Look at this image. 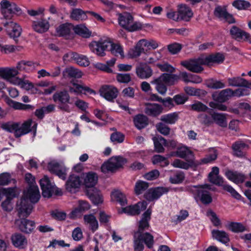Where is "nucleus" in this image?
<instances>
[{
    "mask_svg": "<svg viewBox=\"0 0 251 251\" xmlns=\"http://www.w3.org/2000/svg\"><path fill=\"white\" fill-rule=\"evenodd\" d=\"M153 141L155 151L159 153L163 152L165 151L163 146L165 147L167 140L162 136H159L153 137Z\"/></svg>",
    "mask_w": 251,
    "mask_h": 251,
    "instance_id": "nucleus-42",
    "label": "nucleus"
},
{
    "mask_svg": "<svg viewBox=\"0 0 251 251\" xmlns=\"http://www.w3.org/2000/svg\"><path fill=\"white\" fill-rule=\"evenodd\" d=\"M169 188L158 187L149 189L145 194L144 197L149 201H154L158 199L162 195L169 192Z\"/></svg>",
    "mask_w": 251,
    "mask_h": 251,
    "instance_id": "nucleus-11",
    "label": "nucleus"
},
{
    "mask_svg": "<svg viewBox=\"0 0 251 251\" xmlns=\"http://www.w3.org/2000/svg\"><path fill=\"white\" fill-rule=\"evenodd\" d=\"M151 82L156 84L155 88L160 94L164 95L166 93L167 90L166 84L163 80L159 79V77L154 79Z\"/></svg>",
    "mask_w": 251,
    "mask_h": 251,
    "instance_id": "nucleus-52",
    "label": "nucleus"
},
{
    "mask_svg": "<svg viewBox=\"0 0 251 251\" xmlns=\"http://www.w3.org/2000/svg\"><path fill=\"white\" fill-rule=\"evenodd\" d=\"M177 12L179 21H189L193 15L191 8L185 4L179 5Z\"/></svg>",
    "mask_w": 251,
    "mask_h": 251,
    "instance_id": "nucleus-23",
    "label": "nucleus"
},
{
    "mask_svg": "<svg viewBox=\"0 0 251 251\" xmlns=\"http://www.w3.org/2000/svg\"><path fill=\"white\" fill-rule=\"evenodd\" d=\"M72 30H74V25L69 23L61 24L56 28L58 36L65 37L70 35Z\"/></svg>",
    "mask_w": 251,
    "mask_h": 251,
    "instance_id": "nucleus-31",
    "label": "nucleus"
},
{
    "mask_svg": "<svg viewBox=\"0 0 251 251\" xmlns=\"http://www.w3.org/2000/svg\"><path fill=\"white\" fill-rule=\"evenodd\" d=\"M149 186V183L147 182L142 180L137 181L135 184L134 188L136 194L140 195L142 194L148 188Z\"/></svg>",
    "mask_w": 251,
    "mask_h": 251,
    "instance_id": "nucleus-55",
    "label": "nucleus"
},
{
    "mask_svg": "<svg viewBox=\"0 0 251 251\" xmlns=\"http://www.w3.org/2000/svg\"><path fill=\"white\" fill-rule=\"evenodd\" d=\"M162 107L157 103H147L145 104V113L150 116L157 117L162 113Z\"/></svg>",
    "mask_w": 251,
    "mask_h": 251,
    "instance_id": "nucleus-22",
    "label": "nucleus"
},
{
    "mask_svg": "<svg viewBox=\"0 0 251 251\" xmlns=\"http://www.w3.org/2000/svg\"><path fill=\"white\" fill-rule=\"evenodd\" d=\"M74 30L76 34L85 38H89L92 34L91 31L82 24L74 26Z\"/></svg>",
    "mask_w": 251,
    "mask_h": 251,
    "instance_id": "nucleus-39",
    "label": "nucleus"
},
{
    "mask_svg": "<svg viewBox=\"0 0 251 251\" xmlns=\"http://www.w3.org/2000/svg\"><path fill=\"white\" fill-rule=\"evenodd\" d=\"M126 162V160L122 156H113L101 165V171L104 173L114 172Z\"/></svg>",
    "mask_w": 251,
    "mask_h": 251,
    "instance_id": "nucleus-7",
    "label": "nucleus"
},
{
    "mask_svg": "<svg viewBox=\"0 0 251 251\" xmlns=\"http://www.w3.org/2000/svg\"><path fill=\"white\" fill-rule=\"evenodd\" d=\"M87 11L84 12L79 8L74 9L71 14V18L75 21H83L87 19Z\"/></svg>",
    "mask_w": 251,
    "mask_h": 251,
    "instance_id": "nucleus-45",
    "label": "nucleus"
},
{
    "mask_svg": "<svg viewBox=\"0 0 251 251\" xmlns=\"http://www.w3.org/2000/svg\"><path fill=\"white\" fill-rule=\"evenodd\" d=\"M213 123H216L219 126L225 127L227 124L226 120V114L216 112L212 113Z\"/></svg>",
    "mask_w": 251,
    "mask_h": 251,
    "instance_id": "nucleus-43",
    "label": "nucleus"
},
{
    "mask_svg": "<svg viewBox=\"0 0 251 251\" xmlns=\"http://www.w3.org/2000/svg\"><path fill=\"white\" fill-rule=\"evenodd\" d=\"M175 153L176 156L185 159L191 165H194L193 153L187 147L183 146L178 148Z\"/></svg>",
    "mask_w": 251,
    "mask_h": 251,
    "instance_id": "nucleus-20",
    "label": "nucleus"
},
{
    "mask_svg": "<svg viewBox=\"0 0 251 251\" xmlns=\"http://www.w3.org/2000/svg\"><path fill=\"white\" fill-rule=\"evenodd\" d=\"M32 203H36L40 198L39 188L36 185H31L28 188L26 192H25L24 197Z\"/></svg>",
    "mask_w": 251,
    "mask_h": 251,
    "instance_id": "nucleus-18",
    "label": "nucleus"
},
{
    "mask_svg": "<svg viewBox=\"0 0 251 251\" xmlns=\"http://www.w3.org/2000/svg\"><path fill=\"white\" fill-rule=\"evenodd\" d=\"M159 79L163 80L168 85H173L177 82L179 76L176 74L164 73L159 76Z\"/></svg>",
    "mask_w": 251,
    "mask_h": 251,
    "instance_id": "nucleus-36",
    "label": "nucleus"
},
{
    "mask_svg": "<svg viewBox=\"0 0 251 251\" xmlns=\"http://www.w3.org/2000/svg\"><path fill=\"white\" fill-rule=\"evenodd\" d=\"M152 162L153 164H160V165L164 167L169 164L166 158L160 155H155L152 157Z\"/></svg>",
    "mask_w": 251,
    "mask_h": 251,
    "instance_id": "nucleus-61",
    "label": "nucleus"
},
{
    "mask_svg": "<svg viewBox=\"0 0 251 251\" xmlns=\"http://www.w3.org/2000/svg\"><path fill=\"white\" fill-rule=\"evenodd\" d=\"M11 240L13 245L19 249L25 248L27 244V241L25 236L20 233H16L13 235Z\"/></svg>",
    "mask_w": 251,
    "mask_h": 251,
    "instance_id": "nucleus-30",
    "label": "nucleus"
},
{
    "mask_svg": "<svg viewBox=\"0 0 251 251\" xmlns=\"http://www.w3.org/2000/svg\"><path fill=\"white\" fill-rule=\"evenodd\" d=\"M4 25L9 36L16 41V38L19 37L21 34L22 28L20 26L12 21L4 23Z\"/></svg>",
    "mask_w": 251,
    "mask_h": 251,
    "instance_id": "nucleus-19",
    "label": "nucleus"
},
{
    "mask_svg": "<svg viewBox=\"0 0 251 251\" xmlns=\"http://www.w3.org/2000/svg\"><path fill=\"white\" fill-rule=\"evenodd\" d=\"M41 188L42 190V195L45 198H49L51 197L55 189L54 186L50 182L49 178L44 176L40 180Z\"/></svg>",
    "mask_w": 251,
    "mask_h": 251,
    "instance_id": "nucleus-14",
    "label": "nucleus"
},
{
    "mask_svg": "<svg viewBox=\"0 0 251 251\" xmlns=\"http://www.w3.org/2000/svg\"><path fill=\"white\" fill-rule=\"evenodd\" d=\"M187 190L192 193L195 198H199L201 202L204 204H208L212 201V198L209 190L211 189L209 184H204L200 186H190L187 188Z\"/></svg>",
    "mask_w": 251,
    "mask_h": 251,
    "instance_id": "nucleus-4",
    "label": "nucleus"
},
{
    "mask_svg": "<svg viewBox=\"0 0 251 251\" xmlns=\"http://www.w3.org/2000/svg\"><path fill=\"white\" fill-rule=\"evenodd\" d=\"M227 227L233 232H242L247 230L246 226L241 223L230 222L227 225Z\"/></svg>",
    "mask_w": 251,
    "mask_h": 251,
    "instance_id": "nucleus-49",
    "label": "nucleus"
},
{
    "mask_svg": "<svg viewBox=\"0 0 251 251\" xmlns=\"http://www.w3.org/2000/svg\"><path fill=\"white\" fill-rule=\"evenodd\" d=\"M1 13L6 19H10L13 14L21 13V9L15 3L8 0H2L0 2Z\"/></svg>",
    "mask_w": 251,
    "mask_h": 251,
    "instance_id": "nucleus-6",
    "label": "nucleus"
},
{
    "mask_svg": "<svg viewBox=\"0 0 251 251\" xmlns=\"http://www.w3.org/2000/svg\"><path fill=\"white\" fill-rule=\"evenodd\" d=\"M73 85L75 88L71 87H69V91L70 92L81 93L83 92H87L90 94H92L95 92L94 90L90 89L89 87L85 85L78 84L75 83H73Z\"/></svg>",
    "mask_w": 251,
    "mask_h": 251,
    "instance_id": "nucleus-48",
    "label": "nucleus"
},
{
    "mask_svg": "<svg viewBox=\"0 0 251 251\" xmlns=\"http://www.w3.org/2000/svg\"><path fill=\"white\" fill-rule=\"evenodd\" d=\"M139 236L148 248H152L154 244L153 236L149 232H139Z\"/></svg>",
    "mask_w": 251,
    "mask_h": 251,
    "instance_id": "nucleus-47",
    "label": "nucleus"
},
{
    "mask_svg": "<svg viewBox=\"0 0 251 251\" xmlns=\"http://www.w3.org/2000/svg\"><path fill=\"white\" fill-rule=\"evenodd\" d=\"M157 56L156 52L152 53L146 54L143 56L142 58L145 61L146 64H153L159 59V57Z\"/></svg>",
    "mask_w": 251,
    "mask_h": 251,
    "instance_id": "nucleus-63",
    "label": "nucleus"
},
{
    "mask_svg": "<svg viewBox=\"0 0 251 251\" xmlns=\"http://www.w3.org/2000/svg\"><path fill=\"white\" fill-rule=\"evenodd\" d=\"M78 204V207L70 213V217L71 218L77 217L79 216L82 212L88 210L90 207L89 204L84 201H79Z\"/></svg>",
    "mask_w": 251,
    "mask_h": 251,
    "instance_id": "nucleus-33",
    "label": "nucleus"
},
{
    "mask_svg": "<svg viewBox=\"0 0 251 251\" xmlns=\"http://www.w3.org/2000/svg\"><path fill=\"white\" fill-rule=\"evenodd\" d=\"M151 209L148 208L142 215V218L139 222L138 230L137 232H143L148 229L150 226L149 221L151 220Z\"/></svg>",
    "mask_w": 251,
    "mask_h": 251,
    "instance_id": "nucleus-26",
    "label": "nucleus"
},
{
    "mask_svg": "<svg viewBox=\"0 0 251 251\" xmlns=\"http://www.w3.org/2000/svg\"><path fill=\"white\" fill-rule=\"evenodd\" d=\"M232 5L238 10H245L251 6V3L245 0H236L232 2Z\"/></svg>",
    "mask_w": 251,
    "mask_h": 251,
    "instance_id": "nucleus-59",
    "label": "nucleus"
},
{
    "mask_svg": "<svg viewBox=\"0 0 251 251\" xmlns=\"http://www.w3.org/2000/svg\"><path fill=\"white\" fill-rule=\"evenodd\" d=\"M14 85H19L21 88L27 90L32 89L37 90L36 88H34L33 84L31 82H29L28 80H25L21 78L15 80Z\"/></svg>",
    "mask_w": 251,
    "mask_h": 251,
    "instance_id": "nucleus-50",
    "label": "nucleus"
},
{
    "mask_svg": "<svg viewBox=\"0 0 251 251\" xmlns=\"http://www.w3.org/2000/svg\"><path fill=\"white\" fill-rule=\"evenodd\" d=\"M172 165L176 168L187 170L193 165H191V163L188 162L187 163L180 159H176L172 162Z\"/></svg>",
    "mask_w": 251,
    "mask_h": 251,
    "instance_id": "nucleus-64",
    "label": "nucleus"
},
{
    "mask_svg": "<svg viewBox=\"0 0 251 251\" xmlns=\"http://www.w3.org/2000/svg\"><path fill=\"white\" fill-rule=\"evenodd\" d=\"M181 65L188 71L195 73H200L203 70L202 65H205L204 57H200L197 58L184 60L180 62Z\"/></svg>",
    "mask_w": 251,
    "mask_h": 251,
    "instance_id": "nucleus-8",
    "label": "nucleus"
},
{
    "mask_svg": "<svg viewBox=\"0 0 251 251\" xmlns=\"http://www.w3.org/2000/svg\"><path fill=\"white\" fill-rule=\"evenodd\" d=\"M232 97V90L230 88H227L221 91L219 93H215L212 94L214 100L220 102H224Z\"/></svg>",
    "mask_w": 251,
    "mask_h": 251,
    "instance_id": "nucleus-24",
    "label": "nucleus"
},
{
    "mask_svg": "<svg viewBox=\"0 0 251 251\" xmlns=\"http://www.w3.org/2000/svg\"><path fill=\"white\" fill-rule=\"evenodd\" d=\"M111 42L107 40L100 39L98 41H93L89 44L91 50L100 56L105 55V51L109 50Z\"/></svg>",
    "mask_w": 251,
    "mask_h": 251,
    "instance_id": "nucleus-9",
    "label": "nucleus"
},
{
    "mask_svg": "<svg viewBox=\"0 0 251 251\" xmlns=\"http://www.w3.org/2000/svg\"><path fill=\"white\" fill-rule=\"evenodd\" d=\"M156 66L162 72H166L172 74L176 71V68L167 62L157 63Z\"/></svg>",
    "mask_w": 251,
    "mask_h": 251,
    "instance_id": "nucleus-62",
    "label": "nucleus"
},
{
    "mask_svg": "<svg viewBox=\"0 0 251 251\" xmlns=\"http://www.w3.org/2000/svg\"><path fill=\"white\" fill-rule=\"evenodd\" d=\"M100 95L108 101H112L118 95L117 89L112 85L102 86L100 90Z\"/></svg>",
    "mask_w": 251,
    "mask_h": 251,
    "instance_id": "nucleus-16",
    "label": "nucleus"
},
{
    "mask_svg": "<svg viewBox=\"0 0 251 251\" xmlns=\"http://www.w3.org/2000/svg\"><path fill=\"white\" fill-rule=\"evenodd\" d=\"M118 22L119 25L128 31L132 32L141 28L142 25L139 23H133V17L128 12L119 13Z\"/></svg>",
    "mask_w": 251,
    "mask_h": 251,
    "instance_id": "nucleus-5",
    "label": "nucleus"
},
{
    "mask_svg": "<svg viewBox=\"0 0 251 251\" xmlns=\"http://www.w3.org/2000/svg\"><path fill=\"white\" fill-rule=\"evenodd\" d=\"M211 233L213 238L223 243H226L229 241L228 234L224 231L213 230Z\"/></svg>",
    "mask_w": 251,
    "mask_h": 251,
    "instance_id": "nucleus-40",
    "label": "nucleus"
},
{
    "mask_svg": "<svg viewBox=\"0 0 251 251\" xmlns=\"http://www.w3.org/2000/svg\"><path fill=\"white\" fill-rule=\"evenodd\" d=\"M20 230L26 233L31 232L35 228V223L25 218H21L16 221Z\"/></svg>",
    "mask_w": 251,
    "mask_h": 251,
    "instance_id": "nucleus-21",
    "label": "nucleus"
},
{
    "mask_svg": "<svg viewBox=\"0 0 251 251\" xmlns=\"http://www.w3.org/2000/svg\"><path fill=\"white\" fill-rule=\"evenodd\" d=\"M219 169L217 167H214L212 171L208 175V178L211 183L223 187L224 190L230 193L231 196L237 200H240L241 196L231 186L224 184V179L219 176Z\"/></svg>",
    "mask_w": 251,
    "mask_h": 251,
    "instance_id": "nucleus-3",
    "label": "nucleus"
},
{
    "mask_svg": "<svg viewBox=\"0 0 251 251\" xmlns=\"http://www.w3.org/2000/svg\"><path fill=\"white\" fill-rule=\"evenodd\" d=\"M2 194L5 195L6 199L11 200L17 196V188L16 186L8 188H2Z\"/></svg>",
    "mask_w": 251,
    "mask_h": 251,
    "instance_id": "nucleus-56",
    "label": "nucleus"
},
{
    "mask_svg": "<svg viewBox=\"0 0 251 251\" xmlns=\"http://www.w3.org/2000/svg\"><path fill=\"white\" fill-rule=\"evenodd\" d=\"M84 221L85 224L89 225L90 228L93 232L95 231L98 228V221L93 215H84Z\"/></svg>",
    "mask_w": 251,
    "mask_h": 251,
    "instance_id": "nucleus-41",
    "label": "nucleus"
},
{
    "mask_svg": "<svg viewBox=\"0 0 251 251\" xmlns=\"http://www.w3.org/2000/svg\"><path fill=\"white\" fill-rule=\"evenodd\" d=\"M32 27L34 31L42 33L46 32L50 27L48 21L45 19H40L37 21H33Z\"/></svg>",
    "mask_w": 251,
    "mask_h": 251,
    "instance_id": "nucleus-29",
    "label": "nucleus"
},
{
    "mask_svg": "<svg viewBox=\"0 0 251 251\" xmlns=\"http://www.w3.org/2000/svg\"><path fill=\"white\" fill-rule=\"evenodd\" d=\"M12 182L15 183L16 181L11 177L9 173H3L0 174V185H7Z\"/></svg>",
    "mask_w": 251,
    "mask_h": 251,
    "instance_id": "nucleus-54",
    "label": "nucleus"
},
{
    "mask_svg": "<svg viewBox=\"0 0 251 251\" xmlns=\"http://www.w3.org/2000/svg\"><path fill=\"white\" fill-rule=\"evenodd\" d=\"M225 175L229 180L236 184L242 183L246 179V176L243 174L236 171L227 170L226 172Z\"/></svg>",
    "mask_w": 251,
    "mask_h": 251,
    "instance_id": "nucleus-28",
    "label": "nucleus"
},
{
    "mask_svg": "<svg viewBox=\"0 0 251 251\" xmlns=\"http://www.w3.org/2000/svg\"><path fill=\"white\" fill-rule=\"evenodd\" d=\"M178 117V114L174 112L162 115L160 118V120L166 124H174L177 120Z\"/></svg>",
    "mask_w": 251,
    "mask_h": 251,
    "instance_id": "nucleus-53",
    "label": "nucleus"
},
{
    "mask_svg": "<svg viewBox=\"0 0 251 251\" xmlns=\"http://www.w3.org/2000/svg\"><path fill=\"white\" fill-rule=\"evenodd\" d=\"M228 86L232 87H242L249 88L251 87V82L240 77L235 76L227 79Z\"/></svg>",
    "mask_w": 251,
    "mask_h": 251,
    "instance_id": "nucleus-25",
    "label": "nucleus"
},
{
    "mask_svg": "<svg viewBox=\"0 0 251 251\" xmlns=\"http://www.w3.org/2000/svg\"><path fill=\"white\" fill-rule=\"evenodd\" d=\"M112 198L122 206L127 204V200L126 196L119 191H115L112 192Z\"/></svg>",
    "mask_w": 251,
    "mask_h": 251,
    "instance_id": "nucleus-51",
    "label": "nucleus"
},
{
    "mask_svg": "<svg viewBox=\"0 0 251 251\" xmlns=\"http://www.w3.org/2000/svg\"><path fill=\"white\" fill-rule=\"evenodd\" d=\"M111 46L109 47L111 53L115 56L120 55L122 57L124 56V51L122 47L118 44H114L111 42Z\"/></svg>",
    "mask_w": 251,
    "mask_h": 251,
    "instance_id": "nucleus-60",
    "label": "nucleus"
},
{
    "mask_svg": "<svg viewBox=\"0 0 251 251\" xmlns=\"http://www.w3.org/2000/svg\"><path fill=\"white\" fill-rule=\"evenodd\" d=\"M52 100L57 104V107L62 112L70 113V105L73 104L69 92L65 89L57 91L52 96Z\"/></svg>",
    "mask_w": 251,
    "mask_h": 251,
    "instance_id": "nucleus-2",
    "label": "nucleus"
},
{
    "mask_svg": "<svg viewBox=\"0 0 251 251\" xmlns=\"http://www.w3.org/2000/svg\"><path fill=\"white\" fill-rule=\"evenodd\" d=\"M147 206V203L146 201L139 202L136 204L123 208L122 212L127 213L130 215H138L141 211L146 209Z\"/></svg>",
    "mask_w": 251,
    "mask_h": 251,
    "instance_id": "nucleus-15",
    "label": "nucleus"
},
{
    "mask_svg": "<svg viewBox=\"0 0 251 251\" xmlns=\"http://www.w3.org/2000/svg\"><path fill=\"white\" fill-rule=\"evenodd\" d=\"M138 234L139 232H135L134 235V248L135 251H142L144 248L143 241Z\"/></svg>",
    "mask_w": 251,
    "mask_h": 251,
    "instance_id": "nucleus-57",
    "label": "nucleus"
},
{
    "mask_svg": "<svg viewBox=\"0 0 251 251\" xmlns=\"http://www.w3.org/2000/svg\"><path fill=\"white\" fill-rule=\"evenodd\" d=\"M81 183L80 178L76 175H71L66 182V189L69 192H72L74 189L78 188Z\"/></svg>",
    "mask_w": 251,
    "mask_h": 251,
    "instance_id": "nucleus-34",
    "label": "nucleus"
},
{
    "mask_svg": "<svg viewBox=\"0 0 251 251\" xmlns=\"http://www.w3.org/2000/svg\"><path fill=\"white\" fill-rule=\"evenodd\" d=\"M0 127L4 130L10 133H14L15 137L19 138L31 131H33V136H35L37 131V123L36 122H33L31 119H28L22 124L21 122L13 121L4 123L1 125Z\"/></svg>",
    "mask_w": 251,
    "mask_h": 251,
    "instance_id": "nucleus-1",
    "label": "nucleus"
},
{
    "mask_svg": "<svg viewBox=\"0 0 251 251\" xmlns=\"http://www.w3.org/2000/svg\"><path fill=\"white\" fill-rule=\"evenodd\" d=\"M63 75L64 77L80 78L82 75V73L79 70L72 67L65 69L63 72Z\"/></svg>",
    "mask_w": 251,
    "mask_h": 251,
    "instance_id": "nucleus-44",
    "label": "nucleus"
},
{
    "mask_svg": "<svg viewBox=\"0 0 251 251\" xmlns=\"http://www.w3.org/2000/svg\"><path fill=\"white\" fill-rule=\"evenodd\" d=\"M33 205L25 198L17 203L18 215L20 218L27 217L31 213Z\"/></svg>",
    "mask_w": 251,
    "mask_h": 251,
    "instance_id": "nucleus-10",
    "label": "nucleus"
},
{
    "mask_svg": "<svg viewBox=\"0 0 251 251\" xmlns=\"http://www.w3.org/2000/svg\"><path fill=\"white\" fill-rule=\"evenodd\" d=\"M230 33L233 38L238 41H244L251 42V35L235 25L231 27Z\"/></svg>",
    "mask_w": 251,
    "mask_h": 251,
    "instance_id": "nucleus-17",
    "label": "nucleus"
},
{
    "mask_svg": "<svg viewBox=\"0 0 251 251\" xmlns=\"http://www.w3.org/2000/svg\"><path fill=\"white\" fill-rule=\"evenodd\" d=\"M136 74L140 78L146 79L152 75V70L150 67L143 63L136 68Z\"/></svg>",
    "mask_w": 251,
    "mask_h": 251,
    "instance_id": "nucleus-27",
    "label": "nucleus"
},
{
    "mask_svg": "<svg viewBox=\"0 0 251 251\" xmlns=\"http://www.w3.org/2000/svg\"><path fill=\"white\" fill-rule=\"evenodd\" d=\"M47 168L50 172L55 174L60 178L63 180L66 179V169L63 165L56 161H51L48 163Z\"/></svg>",
    "mask_w": 251,
    "mask_h": 251,
    "instance_id": "nucleus-12",
    "label": "nucleus"
},
{
    "mask_svg": "<svg viewBox=\"0 0 251 251\" xmlns=\"http://www.w3.org/2000/svg\"><path fill=\"white\" fill-rule=\"evenodd\" d=\"M18 74L16 68H0V76L13 84H15L16 79H19L16 77Z\"/></svg>",
    "mask_w": 251,
    "mask_h": 251,
    "instance_id": "nucleus-13",
    "label": "nucleus"
},
{
    "mask_svg": "<svg viewBox=\"0 0 251 251\" xmlns=\"http://www.w3.org/2000/svg\"><path fill=\"white\" fill-rule=\"evenodd\" d=\"M144 49L141 40L139 41L134 48L131 49L128 52V55L131 58H136L139 56Z\"/></svg>",
    "mask_w": 251,
    "mask_h": 251,
    "instance_id": "nucleus-46",
    "label": "nucleus"
},
{
    "mask_svg": "<svg viewBox=\"0 0 251 251\" xmlns=\"http://www.w3.org/2000/svg\"><path fill=\"white\" fill-rule=\"evenodd\" d=\"M225 59L224 55L220 53L210 54L205 57H204L205 65L209 66L213 63H221Z\"/></svg>",
    "mask_w": 251,
    "mask_h": 251,
    "instance_id": "nucleus-32",
    "label": "nucleus"
},
{
    "mask_svg": "<svg viewBox=\"0 0 251 251\" xmlns=\"http://www.w3.org/2000/svg\"><path fill=\"white\" fill-rule=\"evenodd\" d=\"M198 118L201 123L205 126H209L213 124L212 113H210V116L205 113L201 114L199 115Z\"/></svg>",
    "mask_w": 251,
    "mask_h": 251,
    "instance_id": "nucleus-58",
    "label": "nucleus"
},
{
    "mask_svg": "<svg viewBox=\"0 0 251 251\" xmlns=\"http://www.w3.org/2000/svg\"><path fill=\"white\" fill-rule=\"evenodd\" d=\"M248 146L242 141H238L232 145L234 155L238 157H243L245 155L244 150Z\"/></svg>",
    "mask_w": 251,
    "mask_h": 251,
    "instance_id": "nucleus-35",
    "label": "nucleus"
},
{
    "mask_svg": "<svg viewBox=\"0 0 251 251\" xmlns=\"http://www.w3.org/2000/svg\"><path fill=\"white\" fill-rule=\"evenodd\" d=\"M98 176L96 173L90 172L86 174L84 183L86 187H93L98 182Z\"/></svg>",
    "mask_w": 251,
    "mask_h": 251,
    "instance_id": "nucleus-38",
    "label": "nucleus"
},
{
    "mask_svg": "<svg viewBox=\"0 0 251 251\" xmlns=\"http://www.w3.org/2000/svg\"><path fill=\"white\" fill-rule=\"evenodd\" d=\"M133 122L135 126L141 129L148 125V118L143 114H138L133 118Z\"/></svg>",
    "mask_w": 251,
    "mask_h": 251,
    "instance_id": "nucleus-37",
    "label": "nucleus"
}]
</instances>
